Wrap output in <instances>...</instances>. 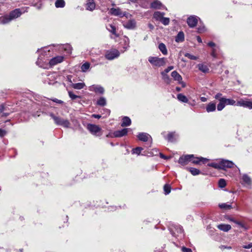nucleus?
Masks as SVG:
<instances>
[{
  "label": "nucleus",
  "mask_w": 252,
  "mask_h": 252,
  "mask_svg": "<svg viewBox=\"0 0 252 252\" xmlns=\"http://www.w3.org/2000/svg\"><path fill=\"white\" fill-rule=\"evenodd\" d=\"M21 15L19 9H16L11 11L9 15L1 16L0 17V24H5L10 22L12 20L18 18Z\"/></svg>",
  "instance_id": "1"
},
{
  "label": "nucleus",
  "mask_w": 252,
  "mask_h": 252,
  "mask_svg": "<svg viewBox=\"0 0 252 252\" xmlns=\"http://www.w3.org/2000/svg\"><path fill=\"white\" fill-rule=\"evenodd\" d=\"M50 116L54 120L55 123L57 125L61 126L66 128L69 127L70 123L68 120L64 119L60 117L56 116L52 113L50 114Z\"/></svg>",
  "instance_id": "2"
},
{
  "label": "nucleus",
  "mask_w": 252,
  "mask_h": 252,
  "mask_svg": "<svg viewBox=\"0 0 252 252\" xmlns=\"http://www.w3.org/2000/svg\"><path fill=\"white\" fill-rule=\"evenodd\" d=\"M226 105H234L237 106V102L235 100L230 98H224L221 100V103H219L217 105V109L218 111H221Z\"/></svg>",
  "instance_id": "3"
},
{
  "label": "nucleus",
  "mask_w": 252,
  "mask_h": 252,
  "mask_svg": "<svg viewBox=\"0 0 252 252\" xmlns=\"http://www.w3.org/2000/svg\"><path fill=\"white\" fill-rule=\"evenodd\" d=\"M165 58H159L156 57H150L149 58V62L153 65L160 67L165 65Z\"/></svg>",
  "instance_id": "4"
},
{
  "label": "nucleus",
  "mask_w": 252,
  "mask_h": 252,
  "mask_svg": "<svg viewBox=\"0 0 252 252\" xmlns=\"http://www.w3.org/2000/svg\"><path fill=\"white\" fill-rule=\"evenodd\" d=\"M237 106L252 109V99L241 98L237 102Z\"/></svg>",
  "instance_id": "5"
},
{
  "label": "nucleus",
  "mask_w": 252,
  "mask_h": 252,
  "mask_svg": "<svg viewBox=\"0 0 252 252\" xmlns=\"http://www.w3.org/2000/svg\"><path fill=\"white\" fill-rule=\"evenodd\" d=\"M152 143L151 136L147 133L143 132V151L144 150V147L148 149L151 146Z\"/></svg>",
  "instance_id": "6"
},
{
  "label": "nucleus",
  "mask_w": 252,
  "mask_h": 252,
  "mask_svg": "<svg viewBox=\"0 0 252 252\" xmlns=\"http://www.w3.org/2000/svg\"><path fill=\"white\" fill-rule=\"evenodd\" d=\"M88 130L93 135H98L99 133L101 130V128L95 125L88 124L87 127Z\"/></svg>",
  "instance_id": "7"
},
{
  "label": "nucleus",
  "mask_w": 252,
  "mask_h": 252,
  "mask_svg": "<svg viewBox=\"0 0 252 252\" xmlns=\"http://www.w3.org/2000/svg\"><path fill=\"white\" fill-rule=\"evenodd\" d=\"M192 158H193V155L183 156L179 158L178 162L183 166L186 165L191 161Z\"/></svg>",
  "instance_id": "8"
},
{
  "label": "nucleus",
  "mask_w": 252,
  "mask_h": 252,
  "mask_svg": "<svg viewBox=\"0 0 252 252\" xmlns=\"http://www.w3.org/2000/svg\"><path fill=\"white\" fill-rule=\"evenodd\" d=\"M198 19L199 18L196 16H190L187 19V22L190 28H194L196 26Z\"/></svg>",
  "instance_id": "9"
},
{
  "label": "nucleus",
  "mask_w": 252,
  "mask_h": 252,
  "mask_svg": "<svg viewBox=\"0 0 252 252\" xmlns=\"http://www.w3.org/2000/svg\"><path fill=\"white\" fill-rule=\"evenodd\" d=\"M220 169L226 170V168L232 167L234 163L231 161L222 159L220 162Z\"/></svg>",
  "instance_id": "10"
},
{
  "label": "nucleus",
  "mask_w": 252,
  "mask_h": 252,
  "mask_svg": "<svg viewBox=\"0 0 252 252\" xmlns=\"http://www.w3.org/2000/svg\"><path fill=\"white\" fill-rule=\"evenodd\" d=\"M119 52L118 50H115L107 52L105 54V57L107 59L112 60L119 57Z\"/></svg>",
  "instance_id": "11"
},
{
  "label": "nucleus",
  "mask_w": 252,
  "mask_h": 252,
  "mask_svg": "<svg viewBox=\"0 0 252 252\" xmlns=\"http://www.w3.org/2000/svg\"><path fill=\"white\" fill-rule=\"evenodd\" d=\"M128 128H124L121 130H116L113 133V136L111 137H121L127 134Z\"/></svg>",
  "instance_id": "12"
},
{
  "label": "nucleus",
  "mask_w": 252,
  "mask_h": 252,
  "mask_svg": "<svg viewBox=\"0 0 252 252\" xmlns=\"http://www.w3.org/2000/svg\"><path fill=\"white\" fill-rule=\"evenodd\" d=\"M89 90L94 92L96 93L100 94H103L104 90L103 88L99 85H93L89 87Z\"/></svg>",
  "instance_id": "13"
},
{
  "label": "nucleus",
  "mask_w": 252,
  "mask_h": 252,
  "mask_svg": "<svg viewBox=\"0 0 252 252\" xmlns=\"http://www.w3.org/2000/svg\"><path fill=\"white\" fill-rule=\"evenodd\" d=\"M159 153L158 150L156 149H153L151 150H143V156H146L148 157L155 156L158 155Z\"/></svg>",
  "instance_id": "14"
},
{
  "label": "nucleus",
  "mask_w": 252,
  "mask_h": 252,
  "mask_svg": "<svg viewBox=\"0 0 252 252\" xmlns=\"http://www.w3.org/2000/svg\"><path fill=\"white\" fill-rule=\"evenodd\" d=\"M63 57L62 56H57L51 59L49 62V64L50 65L53 66L55 65L58 63H60L63 62Z\"/></svg>",
  "instance_id": "15"
},
{
  "label": "nucleus",
  "mask_w": 252,
  "mask_h": 252,
  "mask_svg": "<svg viewBox=\"0 0 252 252\" xmlns=\"http://www.w3.org/2000/svg\"><path fill=\"white\" fill-rule=\"evenodd\" d=\"M123 26L127 29H133L136 26V22L134 20H130L124 23Z\"/></svg>",
  "instance_id": "16"
},
{
  "label": "nucleus",
  "mask_w": 252,
  "mask_h": 252,
  "mask_svg": "<svg viewBox=\"0 0 252 252\" xmlns=\"http://www.w3.org/2000/svg\"><path fill=\"white\" fill-rule=\"evenodd\" d=\"M162 5L161 2L158 0H155L150 4V7L153 9H161Z\"/></svg>",
  "instance_id": "17"
},
{
  "label": "nucleus",
  "mask_w": 252,
  "mask_h": 252,
  "mask_svg": "<svg viewBox=\"0 0 252 252\" xmlns=\"http://www.w3.org/2000/svg\"><path fill=\"white\" fill-rule=\"evenodd\" d=\"M208 159L206 158H204L202 157L200 158H195L193 156V158H191V161L194 164H199L200 161H202L203 162H205L206 161H208Z\"/></svg>",
  "instance_id": "18"
},
{
  "label": "nucleus",
  "mask_w": 252,
  "mask_h": 252,
  "mask_svg": "<svg viewBox=\"0 0 252 252\" xmlns=\"http://www.w3.org/2000/svg\"><path fill=\"white\" fill-rule=\"evenodd\" d=\"M218 228L224 232H227L231 228V226L229 224H220L218 225Z\"/></svg>",
  "instance_id": "19"
},
{
  "label": "nucleus",
  "mask_w": 252,
  "mask_h": 252,
  "mask_svg": "<svg viewBox=\"0 0 252 252\" xmlns=\"http://www.w3.org/2000/svg\"><path fill=\"white\" fill-rule=\"evenodd\" d=\"M131 123L130 119L128 117L125 116L122 119V122L121 125L123 127L131 125Z\"/></svg>",
  "instance_id": "20"
},
{
  "label": "nucleus",
  "mask_w": 252,
  "mask_h": 252,
  "mask_svg": "<svg viewBox=\"0 0 252 252\" xmlns=\"http://www.w3.org/2000/svg\"><path fill=\"white\" fill-rule=\"evenodd\" d=\"M165 13L160 11H156L154 14V19L158 21H160L164 17Z\"/></svg>",
  "instance_id": "21"
},
{
  "label": "nucleus",
  "mask_w": 252,
  "mask_h": 252,
  "mask_svg": "<svg viewBox=\"0 0 252 252\" xmlns=\"http://www.w3.org/2000/svg\"><path fill=\"white\" fill-rule=\"evenodd\" d=\"M198 69L203 73H208L209 71L208 67L203 63H199L197 65Z\"/></svg>",
  "instance_id": "22"
},
{
  "label": "nucleus",
  "mask_w": 252,
  "mask_h": 252,
  "mask_svg": "<svg viewBox=\"0 0 252 252\" xmlns=\"http://www.w3.org/2000/svg\"><path fill=\"white\" fill-rule=\"evenodd\" d=\"M110 13L111 15L115 16H123L120 9L119 8H112L110 10Z\"/></svg>",
  "instance_id": "23"
},
{
  "label": "nucleus",
  "mask_w": 252,
  "mask_h": 252,
  "mask_svg": "<svg viewBox=\"0 0 252 252\" xmlns=\"http://www.w3.org/2000/svg\"><path fill=\"white\" fill-rule=\"evenodd\" d=\"M216 105L215 103L210 102L206 106V111L207 112H211L215 111Z\"/></svg>",
  "instance_id": "24"
},
{
  "label": "nucleus",
  "mask_w": 252,
  "mask_h": 252,
  "mask_svg": "<svg viewBox=\"0 0 252 252\" xmlns=\"http://www.w3.org/2000/svg\"><path fill=\"white\" fill-rule=\"evenodd\" d=\"M171 76L175 81L179 82L182 80V76L176 71H173L172 72Z\"/></svg>",
  "instance_id": "25"
},
{
  "label": "nucleus",
  "mask_w": 252,
  "mask_h": 252,
  "mask_svg": "<svg viewBox=\"0 0 252 252\" xmlns=\"http://www.w3.org/2000/svg\"><path fill=\"white\" fill-rule=\"evenodd\" d=\"M71 86L74 89L81 90L85 86V84L84 83H72Z\"/></svg>",
  "instance_id": "26"
},
{
  "label": "nucleus",
  "mask_w": 252,
  "mask_h": 252,
  "mask_svg": "<svg viewBox=\"0 0 252 252\" xmlns=\"http://www.w3.org/2000/svg\"><path fill=\"white\" fill-rule=\"evenodd\" d=\"M184 33L183 32H180L176 36L175 41L177 42H181L184 40Z\"/></svg>",
  "instance_id": "27"
},
{
  "label": "nucleus",
  "mask_w": 252,
  "mask_h": 252,
  "mask_svg": "<svg viewBox=\"0 0 252 252\" xmlns=\"http://www.w3.org/2000/svg\"><path fill=\"white\" fill-rule=\"evenodd\" d=\"M95 7V4L93 0H90L87 3V9L92 11L94 9Z\"/></svg>",
  "instance_id": "28"
},
{
  "label": "nucleus",
  "mask_w": 252,
  "mask_h": 252,
  "mask_svg": "<svg viewBox=\"0 0 252 252\" xmlns=\"http://www.w3.org/2000/svg\"><path fill=\"white\" fill-rule=\"evenodd\" d=\"M109 28H107V30L110 32L111 33H112L113 34L115 35L116 37H118L119 34L117 33L116 32V27L113 25L112 24H110L109 25Z\"/></svg>",
  "instance_id": "29"
},
{
  "label": "nucleus",
  "mask_w": 252,
  "mask_h": 252,
  "mask_svg": "<svg viewBox=\"0 0 252 252\" xmlns=\"http://www.w3.org/2000/svg\"><path fill=\"white\" fill-rule=\"evenodd\" d=\"M158 48L163 55H167V50L166 46L165 45V44L164 43H160L158 45Z\"/></svg>",
  "instance_id": "30"
},
{
  "label": "nucleus",
  "mask_w": 252,
  "mask_h": 252,
  "mask_svg": "<svg viewBox=\"0 0 252 252\" xmlns=\"http://www.w3.org/2000/svg\"><path fill=\"white\" fill-rule=\"evenodd\" d=\"M177 98L181 102L187 103L188 102V98L182 94H179L177 95Z\"/></svg>",
  "instance_id": "31"
},
{
  "label": "nucleus",
  "mask_w": 252,
  "mask_h": 252,
  "mask_svg": "<svg viewBox=\"0 0 252 252\" xmlns=\"http://www.w3.org/2000/svg\"><path fill=\"white\" fill-rule=\"evenodd\" d=\"M55 4L57 8H63L65 6V1L64 0H57Z\"/></svg>",
  "instance_id": "32"
},
{
  "label": "nucleus",
  "mask_w": 252,
  "mask_h": 252,
  "mask_svg": "<svg viewBox=\"0 0 252 252\" xmlns=\"http://www.w3.org/2000/svg\"><path fill=\"white\" fill-rule=\"evenodd\" d=\"M161 75L162 76V78L164 80V81L167 84H170L171 82V79L170 78L169 76L167 74V73H165L161 72Z\"/></svg>",
  "instance_id": "33"
},
{
  "label": "nucleus",
  "mask_w": 252,
  "mask_h": 252,
  "mask_svg": "<svg viewBox=\"0 0 252 252\" xmlns=\"http://www.w3.org/2000/svg\"><path fill=\"white\" fill-rule=\"evenodd\" d=\"M189 170L193 176L199 175L201 173L199 169L193 167L189 168Z\"/></svg>",
  "instance_id": "34"
},
{
  "label": "nucleus",
  "mask_w": 252,
  "mask_h": 252,
  "mask_svg": "<svg viewBox=\"0 0 252 252\" xmlns=\"http://www.w3.org/2000/svg\"><path fill=\"white\" fill-rule=\"evenodd\" d=\"M90 64L88 62H86L85 63H83L81 66V71L83 72H86L89 68H90Z\"/></svg>",
  "instance_id": "35"
},
{
  "label": "nucleus",
  "mask_w": 252,
  "mask_h": 252,
  "mask_svg": "<svg viewBox=\"0 0 252 252\" xmlns=\"http://www.w3.org/2000/svg\"><path fill=\"white\" fill-rule=\"evenodd\" d=\"M174 135L175 132H170L167 134L166 137H165V138L169 142H173L174 141Z\"/></svg>",
  "instance_id": "36"
},
{
  "label": "nucleus",
  "mask_w": 252,
  "mask_h": 252,
  "mask_svg": "<svg viewBox=\"0 0 252 252\" xmlns=\"http://www.w3.org/2000/svg\"><path fill=\"white\" fill-rule=\"evenodd\" d=\"M242 179L243 182L246 184L248 185H250L251 184V179L247 174L243 175Z\"/></svg>",
  "instance_id": "37"
},
{
  "label": "nucleus",
  "mask_w": 252,
  "mask_h": 252,
  "mask_svg": "<svg viewBox=\"0 0 252 252\" xmlns=\"http://www.w3.org/2000/svg\"><path fill=\"white\" fill-rule=\"evenodd\" d=\"M106 104V99L104 97H100L97 101V104L100 106H105Z\"/></svg>",
  "instance_id": "38"
},
{
  "label": "nucleus",
  "mask_w": 252,
  "mask_h": 252,
  "mask_svg": "<svg viewBox=\"0 0 252 252\" xmlns=\"http://www.w3.org/2000/svg\"><path fill=\"white\" fill-rule=\"evenodd\" d=\"M220 208L225 210H228L232 208V206L230 204H227L226 203H221L219 204Z\"/></svg>",
  "instance_id": "39"
},
{
  "label": "nucleus",
  "mask_w": 252,
  "mask_h": 252,
  "mask_svg": "<svg viewBox=\"0 0 252 252\" xmlns=\"http://www.w3.org/2000/svg\"><path fill=\"white\" fill-rule=\"evenodd\" d=\"M164 194H168L171 191V187L169 185L165 184L163 187Z\"/></svg>",
  "instance_id": "40"
},
{
  "label": "nucleus",
  "mask_w": 252,
  "mask_h": 252,
  "mask_svg": "<svg viewBox=\"0 0 252 252\" xmlns=\"http://www.w3.org/2000/svg\"><path fill=\"white\" fill-rule=\"evenodd\" d=\"M219 187L220 188H223L226 186L225 180L223 179H220L218 182Z\"/></svg>",
  "instance_id": "41"
},
{
  "label": "nucleus",
  "mask_w": 252,
  "mask_h": 252,
  "mask_svg": "<svg viewBox=\"0 0 252 252\" xmlns=\"http://www.w3.org/2000/svg\"><path fill=\"white\" fill-rule=\"evenodd\" d=\"M208 166L214 167L216 169H220V162L219 163H216V162H212L208 164Z\"/></svg>",
  "instance_id": "42"
},
{
  "label": "nucleus",
  "mask_w": 252,
  "mask_h": 252,
  "mask_svg": "<svg viewBox=\"0 0 252 252\" xmlns=\"http://www.w3.org/2000/svg\"><path fill=\"white\" fill-rule=\"evenodd\" d=\"M215 98L216 99H218L219 101V103H221V100L222 99H224L225 97L222 96V94H221V93H218V94H217L215 95Z\"/></svg>",
  "instance_id": "43"
},
{
  "label": "nucleus",
  "mask_w": 252,
  "mask_h": 252,
  "mask_svg": "<svg viewBox=\"0 0 252 252\" xmlns=\"http://www.w3.org/2000/svg\"><path fill=\"white\" fill-rule=\"evenodd\" d=\"M142 150V148L141 147H137L136 148L133 149L132 150V154H137V155H140L141 152Z\"/></svg>",
  "instance_id": "44"
},
{
  "label": "nucleus",
  "mask_w": 252,
  "mask_h": 252,
  "mask_svg": "<svg viewBox=\"0 0 252 252\" xmlns=\"http://www.w3.org/2000/svg\"><path fill=\"white\" fill-rule=\"evenodd\" d=\"M184 55L185 57L188 58L190 60H196L198 59V58L197 57L193 56L192 55H191L190 54L188 53H185Z\"/></svg>",
  "instance_id": "45"
},
{
  "label": "nucleus",
  "mask_w": 252,
  "mask_h": 252,
  "mask_svg": "<svg viewBox=\"0 0 252 252\" xmlns=\"http://www.w3.org/2000/svg\"><path fill=\"white\" fill-rule=\"evenodd\" d=\"M160 21L164 25H168L169 24L170 20L168 18L163 17Z\"/></svg>",
  "instance_id": "46"
},
{
  "label": "nucleus",
  "mask_w": 252,
  "mask_h": 252,
  "mask_svg": "<svg viewBox=\"0 0 252 252\" xmlns=\"http://www.w3.org/2000/svg\"><path fill=\"white\" fill-rule=\"evenodd\" d=\"M68 95H69V97L71 98V99L72 100H74L77 98L81 97L80 96L75 95L71 92H68Z\"/></svg>",
  "instance_id": "47"
},
{
  "label": "nucleus",
  "mask_w": 252,
  "mask_h": 252,
  "mask_svg": "<svg viewBox=\"0 0 252 252\" xmlns=\"http://www.w3.org/2000/svg\"><path fill=\"white\" fill-rule=\"evenodd\" d=\"M64 49L65 51H66L67 53L69 54V53H71V52L72 48L69 45H65V47L64 48Z\"/></svg>",
  "instance_id": "48"
},
{
  "label": "nucleus",
  "mask_w": 252,
  "mask_h": 252,
  "mask_svg": "<svg viewBox=\"0 0 252 252\" xmlns=\"http://www.w3.org/2000/svg\"><path fill=\"white\" fill-rule=\"evenodd\" d=\"M7 133V131L4 129L0 128V137H2Z\"/></svg>",
  "instance_id": "49"
},
{
  "label": "nucleus",
  "mask_w": 252,
  "mask_h": 252,
  "mask_svg": "<svg viewBox=\"0 0 252 252\" xmlns=\"http://www.w3.org/2000/svg\"><path fill=\"white\" fill-rule=\"evenodd\" d=\"M173 68H174L173 66H169L167 68L165 69L163 71H162V72L165 73H167L168 72H169L170 70H171Z\"/></svg>",
  "instance_id": "50"
},
{
  "label": "nucleus",
  "mask_w": 252,
  "mask_h": 252,
  "mask_svg": "<svg viewBox=\"0 0 252 252\" xmlns=\"http://www.w3.org/2000/svg\"><path fill=\"white\" fill-rule=\"evenodd\" d=\"M198 32L199 33L203 32L205 31V28L204 26L198 27L197 28Z\"/></svg>",
  "instance_id": "51"
},
{
  "label": "nucleus",
  "mask_w": 252,
  "mask_h": 252,
  "mask_svg": "<svg viewBox=\"0 0 252 252\" xmlns=\"http://www.w3.org/2000/svg\"><path fill=\"white\" fill-rule=\"evenodd\" d=\"M183 252H192V250L189 248L183 247L182 249Z\"/></svg>",
  "instance_id": "52"
},
{
  "label": "nucleus",
  "mask_w": 252,
  "mask_h": 252,
  "mask_svg": "<svg viewBox=\"0 0 252 252\" xmlns=\"http://www.w3.org/2000/svg\"><path fill=\"white\" fill-rule=\"evenodd\" d=\"M52 100L56 103H59V104H62L63 103V101L61 100H59L57 98H54L52 99Z\"/></svg>",
  "instance_id": "53"
},
{
  "label": "nucleus",
  "mask_w": 252,
  "mask_h": 252,
  "mask_svg": "<svg viewBox=\"0 0 252 252\" xmlns=\"http://www.w3.org/2000/svg\"><path fill=\"white\" fill-rule=\"evenodd\" d=\"M159 154L160 158H163L164 159H168L169 158V157L165 156L164 155H163V154H162L161 153H159Z\"/></svg>",
  "instance_id": "54"
},
{
  "label": "nucleus",
  "mask_w": 252,
  "mask_h": 252,
  "mask_svg": "<svg viewBox=\"0 0 252 252\" xmlns=\"http://www.w3.org/2000/svg\"><path fill=\"white\" fill-rule=\"evenodd\" d=\"M125 42L126 43V46L124 47L125 48V50H126L128 47H129V39L128 38L126 37L125 39Z\"/></svg>",
  "instance_id": "55"
},
{
  "label": "nucleus",
  "mask_w": 252,
  "mask_h": 252,
  "mask_svg": "<svg viewBox=\"0 0 252 252\" xmlns=\"http://www.w3.org/2000/svg\"><path fill=\"white\" fill-rule=\"evenodd\" d=\"M5 110V107L4 105H0V114L2 113Z\"/></svg>",
  "instance_id": "56"
},
{
  "label": "nucleus",
  "mask_w": 252,
  "mask_h": 252,
  "mask_svg": "<svg viewBox=\"0 0 252 252\" xmlns=\"http://www.w3.org/2000/svg\"><path fill=\"white\" fill-rule=\"evenodd\" d=\"M243 248L245 249H250L252 248V243H250L248 245H244Z\"/></svg>",
  "instance_id": "57"
},
{
  "label": "nucleus",
  "mask_w": 252,
  "mask_h": 252,
  "mask_svg": "<svg viewBox=\"0 0 252 252\" xmlns=\"http://www.w3.org/2000/svg\"><path fill=\"white\" fill-rule=\"evenodd\" d=\"M235 223L236 224L239 225L241 227H244V225L242 222H241L240 221H235Z\"/></svg>",
  "instance_id": "58"
},
{
  "label": "nucleus",
  "mask_w": 252,
  "mask_h": 252,
  "mask_svg": "<svg viewBox=\"0 0 252 252\" xmlns=\"http://www.w3.org/2000/svg\"><path fill=\"white\" fill-rule=\"evenodd\" d=\"M178 83L182 85L183 88H185L186 86V83L182 81H179Z\"/></svg>",
  "instance_id": "59"
},
{
  "label": "nucleus",
  "mask_w": 252,
  "mask_h": 252,
  "mask_svg": "<svg viewBox=\"0 0 252 252\" xmlns=\"http://www.w3.org/2000/svg\"><path fill=\"white\" fill-rule=\"evenodd\" d=\"M208 45L210 47H214L215 46V43L213 42H210L208 43Z\"/></svg>",
  "instance_id": "60"
},
{
  "label": "nucleus",
  "mask_w": 252,
  "mask_h": 252,
  "mask_svg": "<svg viewBox=\"0 0 252 252\" xmlns=\"http://www.w3.org/2000/svg\"><path fill=\"white\" fill-rule=\"evenodd\" d=\"M92 117L94 118H97V119H99L101 118V116L99 115H97V114H93L92 115Z\"/></svg>",
  "instance_id": "61"
},
{
  "label": "nucleus",
  "mask_w": 252,
  "mask_h": 252,
  "mask_svg": "<svg viewBox=\"0 0 252 252\" xmlns=\"http://www.w3.org/2000/svg\"><path fill=\"white\" fill-rule=\"evenodd\" d=\"M9 113H5V112H3L1 115V117H7V116L9 115Z\"/></svg>",
  "instance_id": "62"
},
{
  "label": "nucleus",
  "mask_w": 252,
  "mask_h": 252,
  "mask_svg": "<svg viewBox=\"0 0 252 252\" xmlns=\"http://www.w3.org/2000/svg\"><path fill=\"white\" fill-rule=\"evenodd\" d=\"M227 220H229V221L234 222V223H235V221H237V220H235L233 218H230V217H228Z\"/></svg>",
  "instance_id": "63"
},
{
  "label": "nucleus",
  "mask_w": 252,
  "mask_h": 252,
  "mask_svg": "<svg viewBox=\"0 0 252 252\" xmlns=\"http://www.w3.org/2000/svg\"><path fill=\"white\" fill-rule=\"evenodd\" d=\"M148 27L150 29V30H153L154 28V26L151 24H149Z\"/></svg>",
  "instance_id": "64"
}]
</instances>
